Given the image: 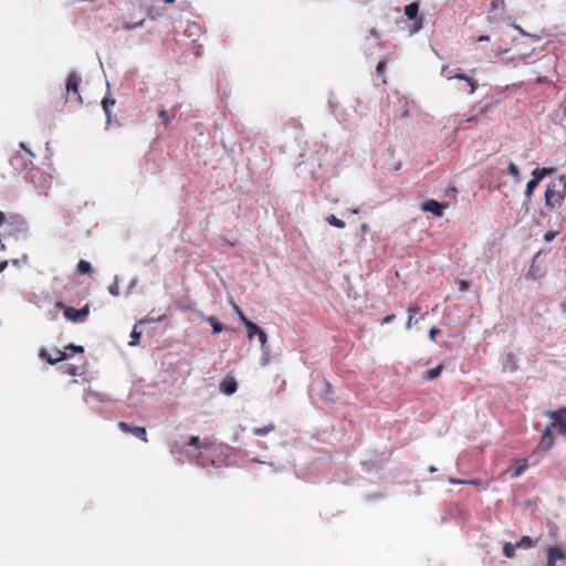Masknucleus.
Returning <instances> with one entry per match:
<instances>
[{"instance_id":"nucleus-1","label":"nucleus","mask_w":566,"mask_h":566,"mask_svg":"<svg viewBox=\"0 0 566 566\" xmlns=\"http://www.w3.org/2000/svg\"><path fill=\"white\" fill-rule=\"evenodd\" d=\"M566 196V178L560 176L557 180H554L547 185L545 191V206L554 210L563 205Z\"/></svg>"},{"instance_id":"nucleus-2","label":"nucleus","mask_w":566,"mask_h":566,"mask_svg":"<svg viewBox=\"0 0 566 566\" xmlns=\"http://www.w3.org/2000/svg\"><path fill=\"white\" fill-rule=\"evenodd\" d=\"M147 12L148 9L145 7L144 2H130L129 14L132 17L124 22V28L134 29L142 25L146 19Z\"/></svg>"},{"instance_id":"nucleus-3","label":"nucleus","mask_w":566,"mask_h":566,"mask_svg":"<svg viewBox=\"0 0 566 566\" xmlns=\"http://www.w3.org/2000/svg\"><path fill=\"white\" fill-rule=\"evenodd\" d=\"M419 12V6H418V2H410L408 6H406L405 8V14L407 17V21L406 22H409L408 24V32L410 35L417 33L418 31H420L423 27L422 24V17H420L418 14Z\"/></svg>"},{"instance_id":"nucleus-4","label":"nucleus","mask_w":566,"mask_h":566,"mask_svg":"<svg viewBox=\"0 0 566 566\" xmlns=\"http://www.w3.org/2000/svg\"><path fill=\"white\" fill-rule=\"evenodd\" d=\"M3 224L6 226L4 234L9 237H15L28 231V223L20 214L12 213L7 216V221Z\"/></svg>"},{"instance_id":"nucleus-5","label":"nucleus","mask_w":566,"mask_h":566,"mask_svg":"<svg viewBox=\"0 0 566 566\" xmlns=\"http://www.w3.org/2000/svg\"><path fill=\"white\" fill-rule=\"evenodd\" d=\"M80 83L81 78L75 73H70L66 78V99L81 105L83 103L82 96L80 95Z\"/></svg>"},{"instance_id":"nucleus-6","label":"nucleus","mask_w":566,"mask_h":566,"mask_svg":"<svg viewBox=\"0 0 566 566\" xmlns=\"http://www.w3.org/2000/svg\"><path fill=\"white\" fill-rule=\"evenodd\" d=\"M55 306L63 310L64 317L73 323L84 322L90 313L88 305H85L81 310H76L74 307L66 306L64 303L59 301Z\"/></svg>"},{"instance_id":"nucleus-7","label":"nucleus","mask_w":566,"mask_h":566,"mask_svg":"<svg viewBox=\"0 0 566 566\" xmlns=\"http://www.w3.org/2000/svg\"><path fill=\"white\" fill-rule=\"evenodd\" d=\"M548 416L553 419L551 423L552 427L556 429L559 434L566 437V407L552 411Z\"/></svg>"},{"instance_id":"nucleus-8","label":"nucleus","mask_w":566,"mask_h":566,"mask_svg":"<svg viewBox=\"0 0 566 566\" xmlns=\"http://www.w3.org/2000/svg\"><path fill=\"white\" fill-rule=\"evenodd\" d=\"M566 563V555L562 548L549 546L547 548V564L546 566H564Z\"/></svg>"},{"instance_id":"nucleus-9","label":"nucleus","mask_w":566,"mask_h":566,"mask_svg":"<svg viewBox=\"0 0 566 566\" xmlns=\"http://www.w3.org/2000/svg\"><path fill=\"white\" fill-rule=\"evenodd\" d=\"M118 428L125 433L134 434L136 438L140 439L144 442L148 441L147 431L144 427H134L127 422L120 421L118 422Z\"/></svg>"},{"instance_id":"nucleus-10","label":"nucleus","mask_w":566,"mask_h":566,"mask_svg":"<svg viewBox=\"0 0 566 566\" xmlns=\"http://www.w3.org/2000/svg\"><path fill=\"white\" fill-rule=\"evenodd\" d=\"M40 357L45 359L49 364L54 365L72 357V354L64 350H55L52 355H49L45 350L40 352Z\"/></svg>"},{"instance_id":"nucleus-11","label":"nucleus","mask_w":566,"mask_h":566,"mask_svg":"<svg viewBox=\"0 0 566 566\" xmlns=\"http://www.w3.org/2000/svg\"><path fill=\"white\" fill-rule=\"evenodd\" d=\"M446 207V205H441L434 199H429L421 205V210L424 212H431L436 217H442Z\"/></svg>"},{"instance_id":"nucleus-12","label":"nucleus","mask_w":566,"mask_h":566,"mask_svg":"<svg viewBox=\"0 0 566 566\" xmlns=\"http://www.w3.org/2000/svg\"><path fill=\"white\" fill-rule=\"evenodd\" d=\"M553 429L552 424L546 427L541 437L537 449L548 451L554 446Z\"/></svg>"},{"instance_id":"nucleus-13","label":"nucleus","mask_w":566,"mask_h":566,"mask_svg":"<svg viewBox=\"0 0 566 566\" xmlns=\"http://www.w3.org/2000/svg\"><path fill=\"white\" fill-rule=\"evenodd\" d=\"M116 101L108 93L102 99V107L106 115V124L109 125L112 122V107L115 105Z\"/></svg>"},{"instance_id":"nucleus-14","label":"nucleus","mask_w":566,"mask_h":566,"mask_svg":"<svg viewBox=\"0 0 566 566\" xmlns=\"http://www.w3.org/2000/svg\"><path fill=\"white\" fill-rule=\"evenodd\" d=\"M220 389L226 395H233L238 389L237 380L233 377H226L220 382Z\"/></svg>"},{"instance_id":"nucleus-15","label":"nucleus","mask_w":566,"mask_h":566,"mask_svg":"<svg viewBox=\"0 0 566 566\" xmlns=\"http://www.w3.org/2000/svg\"><path fill=\"white\" fill-rule=\"evenodd\" d=\"M554 171L553 168H536L533 170L532 172V179L533 181H535L536 184L539 185V182L549 174H552Z\"/></svg>"},{"instance_id":"nucleus-16","label":"nucleus","mask_w":566,"mask_h":566,"mask_svg":"<svg viewBox=\"0 0 566 566\" xmlns=\"http://www.w3.org/2000/svg\"><path fill=\"white\" fill-rule=\"evenodd\" d=\"M206 321L211 325L213 334H219L222 331L227 329V327L218 321L214 316H209Z\"/></svg>"},{"instance_id":"nucleus-17","label":"nucleus","mask_w":566,"mask_h":566,"mask_svg":"<svg viewBox=\"0 0 566 566\" xmlns=\"http://www.w3.org/2000/svg\"><path fill=\"white\" fill-rule=\"evenodd\" d=\"M442 370H443V366L442 365H438L434 368H430V369H428L426 371L424 379L433 380V379L438 378L441 375Z\"/></svg>"},{"instance_id":"nucleus-18","label":"nucleus","mask_w":566,"mask_h":566,"mask_svg":"<svg viewBox=\"0 0 566 566\" xmlns=\"http://www.w3.org/2000/svg\"><path fill=\"white\" fill-rule=\"evenodd\" d=\"M62 371L70 376L81 375L80 368L73 364H65L61 367Z\"/></svg>"},{"instance_id":"nucleus-19","label":"nucleus","mask_w":566,"mask_h":566,"mask_svg":"<svg viewBox=\"0 0 566 566\" xmlns=\"http://www.w3.org/2000/svg\"><path fill=\"white\" fill-rule=\"evenodd\" d=\"M248 331V337L251 339L253 336L258 335V333L262 329L255 323L249 321L244 324Z\"/></svg>"},{"instance_id":"nucleus-20","label":"nucleus","mask_w":566,"mask_h":566,"mask_svg":"<svg viewBox=\"0 0 566 566\" xmlns=\"http://www.w3.org/2000/svg\"><path fill=\"white\" fill-rule=\"evenodd\" d=\"M92 265L90 262L85 261V260H80V262L77 263V272L81 273V274H90L92 273Z\"/></svg>"},{"instance_id":"nucleus-21","label":"nucleus","mask_w":566,"mask_h":566,"mask_svg":"<svg viewBox=\"0 0 566 566\" xmlns=\"http://www.w3.org/2000/svg\"><path fill=\"white\" fill-rule=\"evenodd\" d=\"M526 469H527V461L525 459L520 460L518 465L516 468H514V470H513L512 476L518 478L520 475H522L525 472Z\"/></svg>"},{"instance_id":"nucleus-22","label":"nucleus","mask_w":566,"mask_h":566,"mask_svg":"<svg viewBox=\"0 0 566 566\" xmlns=\"http://www.w3.org/2000/svg\"><path fill=\"white\" fill-rule=\"evenodd\" d=\"M275 429V426L274 423H270L268 426H264V427H260V428H254L253 429V433L255 436H266L268 433H270L271 431H273Z\"/></svg>"},{"instance_id":"nucleus-23","label":"nucleus","mask_w":566,"mask_h":566,"mask_svg":"<svg viewBox=\"0 0 566 566\" xmlns=\"http://www.w3.org/2000/svg\"><path fill=\"white\" fill-rule=\"evenodd\" d=\"M387 66V60H380L376 66L377 75L382 77V83L386 84L387 80L385 78V71Z\"/></svg>"},{"instance_id":"nucleus-24","label":"nucleus","mask_w":566,"mask_h":566,"mask_svg":"<svg viewBox=\"0 0 566 566\" xmlns=\"http://www.w3.org/2000/svg\"><path fill=\"white\" fill-rule=\"evenodd\" d=\"M326 221L328 222V224H331L332 227H335V228H338V229H343L345 228V222L339 220L338 218H336V216L334 214H329L327 218H326Z\"/></svg>"},{"instance_id":"nucleus-25","label":"nucleus","mask_w":566,"mask_h":566,"mask_svg":"<svg viewBox=\"0 0 566 566\" xmlns=\"http://www.w3.org/2000/svg\"><path fill=\"white\" fill-rule=\"evenodd\" d=\"M516 545H513L511 543H505L503 546V554L507 558H513L515 555Z\"/></svg>"},{"instance_id":"nucleus-26","label":"nucleus","mask_w":566,"mask_h":566,"mask_svg":"<svg viewBox=\"0 0 566 566\" xmlns=\"http://www.w3.org/2000/svg\"><path fill=\"white\" fill-rule=\"evenodd\" d=\"M515 545L517 548H530L533 546V539L525 535Z\"/></svg>"},{"instance_id":"nucleus-27","label":"nucleus","mask_w":566,"mask_h":566,"mask_svg":"<svg viewBox=\"0 0 566 566\" xmlns=\"http://www.w3.org/2000/svg\"><path fill=\"white\" fill-rule=\"evenodd\" d=\"M507 170H509V174L512 175L516 181L520 180V177H521L520 169L513 161L509 163Z\"/></svg>"},{"instance_id":"nucleus-28","label":"nucleus","mask_w":566,"mask_h":566,"mask_svg":"<svg viewBox=\"0 0 566 566\" xmlns=\"http://www.w3.org/2000/svg\"><path fill=\"white\" fill-rule=\"evenodd\" d=\"M140 336H142V332L137 331L136 326L133 328L132 331V334H130V342H129V345L130 346H136L138 343H139V339H140Z\"/></svg>"},{"instance_id":"nucleus-29","label":"nucleus","mask_w":566,"mask_h":566,"mask_svg":"<svg viewBox=\"0 0 566 566\" xmlns=\"http://www.w3.org/2000/svg\"><path fill=\"white\" fill-rule=\"evenodd\" d=\"M64 352H67L70 354H74V353H84V347L83 346H77V345H74V344H69L67 346L64 347Z\"/></svg>"},{"instance_id":"nucleus-30","label":"nucleus","mask_w":566,"mask_h":566,"mask_svg":"<svg viewBox=\"0 0 566 566\" xmlns=\"http://www.w3.org/2000/svg\"><path fill=\"white\" fill-rule=\"evenodd\" d=\"M538 184H536L535 181L533 180H530L526 185V189H525V196L527 198H531L533 196V192L534 190L537 188Z\"/></svg>"},{"instance_id":"nucleus-31","label":"nucleus","mask_w":566,"mask_h":566,"mask_svg":"<svg viewBox=\"0 0 566 566\" xmlns=\"http://www.w3.org/2000/svg\"><path fill=\"white\" fill-rule=\"evenodd\" d=\"M233 310L234 312L238 314L240 321L245 324L247 322H249L250 319L247 318V316L244 315L243 311L240 308L239 305H237L235 303H233Z\"/></svg>"},{"instance_id":"nucleus-32","label":"nucleus","mask_w":566,"mask_h":566,"mask_svg":"<svg viewBox=\"0 0 566 566\" xmlns=\"http://www.w3.org/2000/svg\"><path fill=\"white\" fill-rule=\"evenodd\" d=\"M158 116H159V118H161V120H163L165 126H167L169 124L170 118H169L168 113H167L166 109H160L158 112Z\"/></svg>"},{"instance_id":"nucleus-33","label":"nucleus","mask_w":566,"mask_h":566,"mask_svg":"<svg viewBox=\"0 0 566 566\" xmlns=\"http://www.w3.org/2000/svg\"><path fill=\"white\" fill-rule=\"evenodd\" d=\"M421 311V307L418 304H411L408 306V313L409 315H413V317L419 314Z\"/></svg>"},{"instance_id":"nucleus-34","label":"nucleus","mask_w":566,"mask_h":566,"mask_svg":"<svg viewBox=\"0 0 566 566\" xmlns=\"http://www.w3.org/2000/svg\"><path fill=\"white\" fill-rule=\"evenodd\" d=\"M458 285H459V290L460 292H467L469 289H470V283L465 280H458Z\"/></svg>"},{"instance_id":"nucleus-35","label":"nucleus","mask_w":566,"mask_h":566,"mask_svg":"<svg viewBox=\"0 0 566 566\" xmlns=\"http://www.w3.org/2000/svg\"><path fill=\"white\" fill-rule=\"evenodd\" d=\"M465 82L470 86V93H474L478 87V83L475 82V80H473L470 76H467Z\"/></svg>"},{"instance_id":"nucleus-36","label":"nucleus","mask_w":566,"mask_h":566,"mask_svg":"<svg viewBox=\"0 0 566 566\" xmlns=\"http://www.w3.org/2000/svg\"><path fill=\"white\" fill-rule=\"evenodd\" d=\"M108 292L113 295V296H118L119 295V285L117 282H114L112 285H109L108 287Z\"/></svg>"},{"instance_id":"nucleus-37","label":"nucleus","mask_w":566,"mask_h":566,"mask_svg":"<svg viewBox=\"0 0 566 566\" xmlns=\"http://www.w3.org/2000/svg\"><path fill=\"white\" fill-rule=\"evenodd\" d=\"M256 336H258V338H259V340H260V343H261V347H264V345H265V344H266V342H268V335H266V333H265L263 329H261V331L258 333V335H256Z\"/></svg>"},{"instance_id":"nucleus-38","label":"nucleus","mask_w":566,"mask_h":566,"mask_svg":"<svg viewBox=\"0 0 566 566\" xmlns=\"http://www.w3.org/2000/svg\"><path fill=\"white\" fill-rule=\"evenodd\" d=\"M188 446L200 448V439L198 436H191L188 440Z\"/></svg>"},{"instance_id":"nucleus-39","label":"nucleus","mask_w":566,"mask_h":566,"mask_svg":"<svg viewBox=\"0 0 566 566\" xmlns=\"http://www.w3.org/2000/svg\"><path fill=\"white\" fill-rule=\"evenodd\" d=\"M440 334V329L438 327H431L430 331H429V338L434 342L436 340V337L437 335Z\"/></svg>"},{"instance_id":"nucleus-40","label":"nucleus","mask_w":566,"mask_h":566,"mask_svg":"<svg viewBox=\"0 0 566 566\" xmlns=\"http://www.w3.org/2000/svg\"><path fill=\"white\" fill-rule=\"evenodd\" d=\"M557 232L555 231H548L545 233L544 239L546 242H551L556 237Z\"/></svg>"},{"instance_id":"nucleus-41","label":"nucleus","mask_w":566,"mask_h":566,"mask_svg":"<svg viewBox=\"0 0 566 566\" xmlns=\"http://www.w3.org/2000/svg\"><path fill=\"white\" fill-rule=\"evenodd\" d=\"M417 322H418V321H415L413 315H409V316H408V319H407V323H406V328H407V329H410V328H411V326H412L413 324H416Z\"/></svg>"},{"instance_id":"nucleus-42","label":"nucleus","mask_w":566,"mask_h":566,"mask_svg":"<svg viewBox=\"0 0 566 566\" xmlns=\"http://www.w3.org/2000/svg\"><path fill=\"white\" fill-rule=\"evenodd\" d=\"M467 76L468 75H465V74H454V75H448L447 78L448 80L458 78V80L465 81Z\"/></svg>"},{"instance_id":"nucleus-43","label":"nucleus","mask_w":566,"mask_h":566,"mask_svg":"<svg viewBox=\"0 0 566 566\" xmlns=\"http://www.w3.org/2000/svg\"><path fill=\"white\" fill-rule=\"evenodd\" d=\"M394 319H395V315L390 314V315L385 316L381 323L389 324V323L394 322Z\"/></svg>"},{"instance_id":"nucleus-44","label":"nucleus","mask_w":566,"mask_h":566,"mask_svg":"<svg viewBox=\"0 0 566 566\" xmlns=\"http://www.w3.org/2000/svg\"><path fill=\"white\" fill-rule=\"evenodd\" d=\"M20 147H21L22 149H24V150H25V151H27L31 157H34L33 151H32L31 149H29V148L25 146V144H24L23 142H22V143H20Z\"/></svg>"},{"instance_id":"nucleus-45","label":"nucleus","mask_w":566,"mask_h":566,"mask_svg":"<svg viewBox=\"0 0 566 566\" xmlns=\"http://www.w3.org/2000/svg\"><path fill=\"white\" fill-rule=\"evenodd\" d=\"M7 221V214L0 211V226H2Z\"/></svg>"},{"instance_id":"nucleus-46","label":"nucleus","mask_w":566,"mask_h":566,"mask_svg":"<svg viewBox=\"0 0 566 566\" xmlns=\"http://www.w3.org/2000/svg\"><path fill=\"white\" fill-rule=\"evenodd\" d=\"M482 41H490V36L489 35H481L476 39V42H482Z\"/></svg>"},{"instance_id":"nucleus-47","label":"nucleus","mask_w":566,"mask_h":566,"mask_svg":"<svg viewBox=\"0 0 566 566\" xmlns=\"http://www.w3.org/2000/svg\"><path fill=\"white\" fill-rule=\"evenodd\" d=\"M7 266H8V261H2V262L0 263V273H1L2 271H4V269H6Z\"/></svg>"},{"instance_id":"nucleus-48","label":"nucleus","mask_w":566,"mask_h":566,"mask_svg":"<svg viewBox=\"0 0 566 566\" xmlns=\"http://www.w3.org/2000/svg\"><path fill=\"white\" fill-rule=\"evenodd\" d=\"M30 179H31V181H32V182H34V184H35V180H34V171H33V170H31V171H30Z\"/></svg>"},{"instance_id":"nucleus-49","label":"nucleus","mask_w":566,"mask_h":566,"mask_svg":"<svg viewBox=\"0 0 566 566\" xmlns=\"http://www.w3.org/2000/svg\"><path fill=\"white\" fill-rule=\"evenodd\" d=\"M560 307H562L563 312H566V302H563V303L560 304Z\"/></svg>"},{"instance_id":"nucleus-50","label":"nucleus","mask_w":566,"mask_h":566,"mask_svg":"<svg viewBox=\"0 0 566 566\" xmlns=\"http://www.w3.org/2000/svg\"><path fill=\"white\" fill-rule=\"evenodd\" d=\"M0 249L3 251L6 250V245L0 241Z\"/></svg>"},{"instance_id":"nucleus-51","label":"nucleus","mask_w":566,"mask_h":566,"mask_svg":"<svg viewBox=\"0 0 566 566\" xmlns=\"http://www.w3.org/2000/svg\"><path fill=\"white\" fill-rule=\"evenodd\" d=\"M12 263H13L14 265H18V264H19V260H18V259H14V260H12Z\"/></svg>"},{"instance_id":"nucleus-52","label":"nucleus","mask_w":566,"mask_h":566,"mask_svg":"<svg viewBox=\"0 0 566 566\" xmlns=\"http://www.w3.org/2000/svg\"><path fill=\"white\" fill-rule=\"evenodd\" d=\"M450 481H451V483H463L462 481H457V480H453V479H451Z\"/></svg>"},{"instance_id":"nucleus-53","label":"nucleus","mask_w":566,"mask_h":566,"mask_svg":"<svg viewBox=\"0 0 566 566\" xmlns=\"http://www.w3.org/2000/svg\"><path fill=\"white\" fill-rule=\"evenodd\" d=\"M436 470H437V469H436L434 467H430V468H429V471H430V472H434Z\"/></svg>"},{"instance_id":"nucleus-54","label":"nucleus","mask_w":566,"mask_h":566,"mask_svg":"<svg viewBox=\"0 0 566 566\" xmlns=\"http://www.w3.org/2000/svg\"><path fill=\"white\" fill-rule=\"evenodd\" d=\"M474 119H475V117H474V116H472V117L468 118V119H467V122H472V120H474Z\"/></svg>"},{"instance_id":"nucleus-55","label":"nucleus","mask_w":566,"mask_h":566,"mask_svg":"<svg viewBox=\"0 0 566 566\" xmlns=\"http://www.w3.org/2000/svg\"><path fill=\"white\" fill-rule=\"evenodd\" d=\"M361 229H363V231L365 232V231L367 230V224H364V226L361 227Z\"/></svg>"},{"instance_id":"nucleus-56","label":"nucleus","mask_w":566,"mask_h":566,"mask_svg":"<svg viewBox=\"0 0 566 566\" xmlns=\"http://www.w3.org/2000/svg\"><path fill=\"white\" fill-rule=\"evenodd\" d=\"M44 182H45V179L43 180V182H40L39 186L43 187Z\"/></svg>"},{"instance_id":"nucleus-57","label":"nucleus","mask_w":566,"mask_h":566,"mask_svg":"<svg viewBox=\"0 0 566 566\" xmlns=\"http://www.w3.org/2000/svg\"><path fill=\"white\" fill-rule=\"evenodd\" d=\"M564 114L566 115V99H565Z\"/></svg>"}]
</instances>
